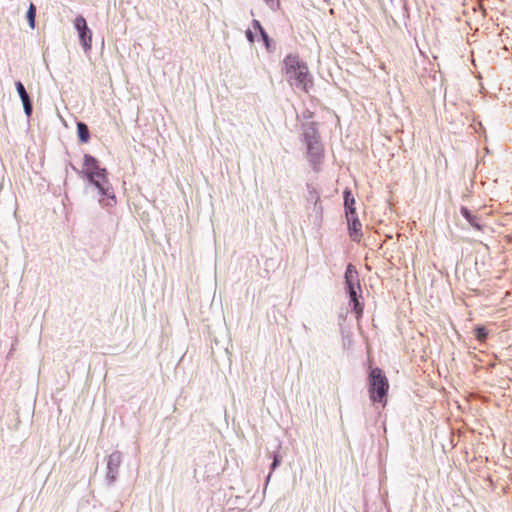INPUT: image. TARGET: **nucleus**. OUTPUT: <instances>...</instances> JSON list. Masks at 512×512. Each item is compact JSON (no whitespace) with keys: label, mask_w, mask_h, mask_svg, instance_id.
I'll use <instances>...</instances> for the list:
<instances>
[{"label":"nucleus","mask_w":512,"mask_h":512,"mask_svg":"<svg viewBox=\"0 0 512 512\" xmlns=\"http://www.w3.org/2000/svg\"><path fill=\"white\" fill-rule=\"evenodd\" d=\"M284 72L289 81L294 80L297 88L308 93L313 86L312 77L309 74L307 65L300 61L296 55H288L284 61Z\"/></svg>","instance_id":"nucleus-1"},{"label":"nucleus","mask_w":512,"mask_h":512,"mask_svg":"<svg viewBox=\"0 0 512 512\" xmlns=\"http://www.w3.org/2000/svg\"><path fill=\"white\" fill-rule=\"evenodd\" d=\"M35 17H36V7L34 4H30V7L27 11V18L29 21V25L31 28L35 27Z\"/></svg>","instance_id":"nucleus-16"},{"label":"nucleus","mask_w":512,"mask_h":512,"mask_svg":"<svg viewBox=\"0 0 512 512\" xmlns=\"http://www.w3.org/2000/svg\"><path fill=\"white\" fill-rule=\"evenodd\" d=\"M246 37L249 40V42L253 43L255 41L254 33L251 30L246 31Z\"/></svg>","instance_id":"nucleus-18"},{"label":"nucleus","mask_w":512,"mask_h":512,"mask_svg":"<svg viewBox=\"0 0 512 512\" xmlns=\"http://www.w3.org/2000/svg\"><path fill=\"white\" fill-rule=\"evenodd\" d=\"M475 336H476V339L483 342L485 341L486 337H487V331L485 329V327L483 326H477L475 328Z\"/></svg>","instance_id":"nucleus-17"},{"label":"nucleus","mask_w":512,"mask_h":512,"mask_svg":"<svg viewBox=\"0 0 512 512\" xmlns=\"http://www.w3.org/2000/svg\"><path fill=\"white\" fill-rule=\"evenodd\" d=\"M345 282L350 296V303L358 316L363 312V307L358 300L357 289H360V282L356 268L349 264L345 272Z\"/></svg>","instance_id":"nucleus-4"},{"label":"nucleus","mask_w":512,"mask_h":512,"mask_svg":"<svg viewBox=\"0 0 512 512\" xmlns=\"http://www.w3.org/2000/svg\"><path fill=\"white\" fill-rule=\"evenodd\" d=\"M77 133H78V137L82 143H86L89 141L90 133H89V129L86 124H84L82 122H78L77 123Z\"/></svg>","instance_id":"nucleus-13"},{"label":"nucleus","mask_w":512,"mask_h":512,"mask_svg":"<svg viewBox=\"0 0 512 512\" xmlns=\"http://www.w3.org/2000/svg\"><path fill=\"white\" fill-rule=\"evenodd\" d=\"M15 86H16V89H17L19 96L22 100L25 113L27 116H30L32 113V104H31L29 95L26 92L24 85L20 81H17L15 83Z\"/></svg>","instance_id":"nucleus-7"},{"label":"nucleus","mask_w":512,"mask_h":512,"mask_svg":"<svg viewBox=\"0 0 512 512\" xmlns=\"http://www.w3.org/2000/svg\"><path fill=\"white\" fill-rule=\"evenodd\" d=\"M265 1H266L268 4H270V5H274V4L277 2V0H265Z\"/></svg>","instance_id":"nucleus-20"},{"label":"nucleus","mask_w":512,"mask_h":512,"mask_svg":"<svg viewBox=\"0 0 512 512\" xmlns=\"http://www.w3.org/2000/svg\"><path fill=\"white\" fill-rule=\"evenodd\" d=\"M368 382L370 399L373 402L385 405L389 382L383 371L378 367L372 368L369 373Z\"/></svg>","instance_id":"nucleus-3"},{"label":"nucleus","mask_w":512,"mask_h":512,"mask_svg":"<svg viewBox=\"0 0 512 512\" xmlns=\"http://www.w3.org/2000/svg\"><path fill=\"white\" fill-rule=\"evenodd\" d=\"M74 27L79 33V39L83 48L87 51L92 46V32L88 28L86 20L83 16H77L74 20Z\"/></svg>","instance_id":"nucleus-5"},{"label":"nucleus","mask_w":512,"mask_h":512,"mask_svg":"<svg viewBox=\"0 0 512 512\" xmlns=\"http://www.w3.org/2000/svg\"><path fill=\"white\" fill-rule=\"evenodd\" d=\"M122 461V455L120 452H113L108 457L107 466L109 472H115L119 468Z\"/></svg>","instance_id":"nucleus-12"},{"label":"nucleus","mask_w":512,"mask_h":512,"mask_svg":"<svg viewBox=\"0 0 512 512\" xmlns=\"http://www.w3.org/2000/svg\"><path fill=\"white\" fill-rule=\"evenodd\" d=\"M279 464V460H278V457L275 456L274 457V461L272 463V469H275V467Z\"/></svg>","instance_id":"nucleus-19"},{"label":"nucleus","mask_w":512,"mask_h":512,"mask_svg":"<svg viewBox=\"0 0 512 512\" xmlns=\"http://www.w3.org/2000/svg\"><path fill=\"white\" fill-rule=\"evenodd\" d=\"M306 144L310 161L313 164H318L323 157V147L320 143V140H310Z\"/></svg>","instance_id":"nucleus-6"},{"label":"nucleus","mask_w":512,"mask_h":512,"mask_svg":"<svg viewBox=\"0 0 512 512\" xmlns=\"http://www.w3.org/2000/svg\"><path fill=\"white\" fill-rule=\"evenodd\" d=\"M304 139L305 142L308 143L310 140H319V135L314 127V124H311L305 131H304Z\"/></svg>","instance_id":"nucleus-15"},{"label":"nucleus","mask_w":512,"mask_h":512,"mask_svg":"<svg viewBox=\"0 0 512 512\" xmlns=\"http://www.w3.org/2000/svg\"><path fill=\"white\" fill-rule=\"evenodd\" d=\"M82 174L92 183L100 193L107 194L108 178L106 169L99 166L96 158L89 154L84 155Z\"/></svg>","instance_id":"nucleus-2"},{"label":"nucleus","mask_w":512,"mask_h":512,"mask_svg":"<svg viewBox=\"0 0 512 512\" xmlns=\"http://www.w3.org/2000/svg\"><path fill=\"white\" fill-rule=\"evenodd\" d=\"M344 206H345V212L346 216H352L356 215V209H355V199L351 193L350 190L346 189L344 191Z\"/></svg>","instance_id":"nucleus-8"},{"label":"nucleus","mask_w":512,"mask_h":512,"mask_svg":"<svg viewBox=\"0 0 512 512\" xmlns=\"http://www.w3.org/2000/svg\"><path fill=\"white\" fill-rule=\"evenodd\" d=\"M347 218V221H348V225H349V230H350V235L351 237H353V239H357L358 236H360V231H361V223L359 221V219L355 216H352V218L350 216H346Z\"/></svg>","instance_id":"nucleus-10"},{"label":"nucleus","mask_w":512,"mask_h":512,"mask_svg":"<svg viewBox=\"0 0 512 512\" xmlns=\"http://www.w3.org/2000/svg\"><path fill=\"white\" fill-rule=\"evenodd\" d=\"M460 212L462 216L470 223L475 229L482 231L483 226L481 225L480 217L472 214L466 207H461Z\"/></svg>","instance_id":"nucleus-9"},{"label":"nucleus","mask_w":512,"mask_h":512,"mask_svg":"<svg viewBox=\"0 0 512 512\" xmlns=\"http://www.w3.org/2000/svg\"><path fill=\"white\" fill-rule=\"evenodd\" d=\"M252 25H253V29L260 33L266 47L269 48V42H270L269 36L266 33V31L263 29V27L261 26L260 22L258 20H253Z\"/></svg>","instance_id":"nucleus-14"},{"label":"nucleus","mask_w":512,"mask_h":512,"mask_svg":"<svg viewBox=\"0 0 512 512\" xmlns=\"http://www.w3.org/2000/svg\"><path fill=\"white\" fill-rule=\"evenodd\" d=\"M106 187H107V194L101 193L103 195V197L99 200V203L103 207H114L117 203L116 197L112 192H110V184L109 183L106 185Z\"/></svg>","instance_id":"nucleus-11"}]
</instances>
